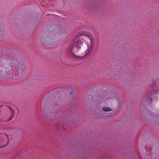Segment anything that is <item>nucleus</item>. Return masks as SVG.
Here are the masks:
<instances>
[{
    "instance_id": "1",
    "label": "nucleus",
    "mask_w": 159,
    "mask_h": 159,
    "mask_svg": "<svg viewBox=\"0 0 159 159\" xmlns=\"http://www.w3.org/2000/svg\"><path fill=\"white\" fill-rule=\"evenodd\" d=\"M84 41L87 42L88 51L85 52V55L91 53L93 49L91 35L84 34L78 35L75 41L69 46V51L74 54L76 52L79 53V49L82 47Z\"/></svg>"
},
{
    "instance_id": "7",
    "label": "nucleus",
    "mask_w": 159,
    "mask_h": 159,
    "mask_svg": "<svg viewBox=\"0 0 159 159\" xmlns=\"http://www.w3.org/2000/svg\"><path fill=\"white\" fill-rule=\"evenodd\" d=\"M41 112H42V113L43 114V116H45V115L43 114V109H41Z\"/></svg>"
},
{
    "instance_id": "2",
    "label": "nucleus",
    "mask_w": 159,
    "mask_h": 159,
    "mask_svg": "<svg viewBox=\"0 0 159 159\" xmlns=\"http://www.w3.org/2000/svg\"><path fill=\"white\" fill-rule=\"evenodd\" d=\"M25 72L23 63H16L11 66L6 64L0 63V77H3L7 73L12 72L13 75L20 77L24 75Z\"/></svg>"
},
{
    "instance_id": "3",
    "label": "nucleus",
    "mask_w": 159,
    "mask_h": 159,
    "mask_svg": "<svg viewBox=\"0 0 159 159\" xmlns=\"http://www.w3.org/2000/svg\"><path fill=\"white\" fill-rule=\"evenodd\" d=\"M69 47H69L68 48V51L69 52H70L71 53L73 54L75 56H76V55L75 54V53H76V54H78V56H79V55H80V56L82 57H85L86 56H87L89 54H88L87 55H85V52L88 51V49H87V50L86 51V52H84V53L83 54V55H80V51L81 50V48L80 49H79V51H78V52H79L78 53V52H76V53H74V54L73 53H72V52H70L68 50V48Z\"/></svg>"
},
{
    "instance_id": "6",
    "label": "nucleus",
    "mask_w": 159,
    "mask_h": 159,
    "mask_svg": "<svg viewBox=\"0 0 159 159\" xmlns=\"http://www.w3.org/2000/svg\"><path fill=\"white\" fill-rule=\"evenodd\" d=\"M10 109L11 111L13 114L14 113L15 110H14L13 109L11 108H10Z\"/></svg>"
},
{
    "instance_id": "4",
    "label": "nucleus",
    "mask_w": 159,
    "mask_h": 159,
    "mask_svg": "<svg viewBox=\"0 0 159 159\" xmlns=\"http://www.w3.org/2000/svg\"><path fill=\"white\" fill-rule=\"evenodd\" d=\"M157 93L155 92V94H157ZM153 94H154V93H153L152 95H150L149 94H148L147 97L148 98L147 99H146L147 101H148V100H149V101L151 102V98H152V97L153 96Z\"/></svg>"
},
{
    "instance_id": "5",
    "label": "nucleus",
    "mask_w": 159,
    "mask_h": 159,
    "mask_svg": "<svg viewBox=\"0 0 159 159\" xmlns=\"http://www.w3.org/2000/svg\"><path fill=\"white\" fill-rule=\"evenodd\" d=\"M103 110L104 111H111V110L109 107H104L103 108Z\"/></svg>"
},
{
    "instance_id": "8",
    "label": "nucleus",
    "mask_w": 159,
    "mask_h": 159,
    "mask_svg": "<svg viewBox=\"0 0 159 159\" xmlns=\"http://www.w3.org/2000/svg\"><path fill=\"white\" fill-rule=\"evenodd\" d=\"M12 117H11V118H9V120H11V119H12Z\"/></svg>"
},
{
    "instance_id": "9",
    "label": "nucleus",
    "mask_w": 159,
    "mask_h": 159,
    "mask_svg": "<svg viewBox=\"0 0 159 159\" xmlns=\"http://www.w3.org/2000/svg\"><path fill=\"white\" fill-rule=\"evenodd\" d=\"M73 91V90H72V92H70V94H71V93H72Z\"/></svg>"
}]
</instances>
